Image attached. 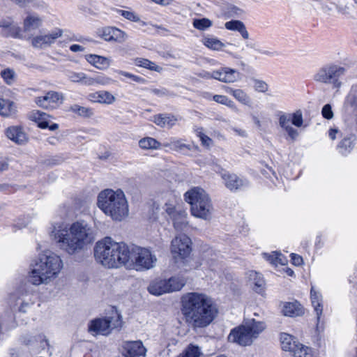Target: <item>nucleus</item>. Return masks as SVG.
Returning <instances> with one entry per match:
<instances>
[{
    "instance_id": "nucleus-1",
    "label": "nucleus",
    "mask_w": 357,
    "mask_h": 357,
    "mask_svg": "<svg viewBox=\"0 0 357 357\" xmlns=\"http://www.w3.org/2000/svg\"><path fill=\"white\" fill-rule=\"evenodd\" d=\"M181 303L184 322L195 331L208 326L218 314L216 304L205 294L186 293L182 296Z\"/></svg>"
},
{
    "instance_id": "nucleus-2",
    "label": "nucleus",
    "mask_w": 357,
    "mask_h": 357,
    "mask_svg": "<svg viewBox=\"0 0 357 357\" xmlns=\"http://www.w3.org/2000/svg\"><path fill=\"white\" fill-rule=\"evenodd\" d=\"M52 236L59 247L69 255L78 253L94 240L92 227L84 220L73 222L69 228L54 227Z\"/></svg>"
},
{
    "instance_id": "nucleus-3",
    "label": "nucleus",
    "mask_w": 357,
    "mask_h": 357,
    "mask_svg": "<svg viewBox=\"0 0 357 357\" xmlns=\"http://www.w3.org/2000/svg\"><path fill=\"white\" fill-rule=\"evenodd\" d=\"M31 266L29 280L34 285H40L57 276L63 268V261L59 255L47 251L39 255Z\"/></svg>"
},
{
    "instance_id": "nucleus-4",
    "label": "nucleus",
    "mask_w": 357,
    "mask_h": 357,
    "mask_svg": "<svg viewBox=\"0 0 357 357\" xmlns=\"http://www.w3.org/2000/svg\"><path fill=\"white\" fill-rule=\"evenodd\" d=\"M128 253V244L113 241L110 237L96 243L94 248V256L97 261L107 268H117L128 263L126 258Z\"/></svg>"
},
{
    "instance_id": "nucleus-5",
    "label": "nucleus",
    "mask_w": 357,
    "mask_h": 357,
    "mask_svg": "<svg viewBox=\"0 0 357 357\" xmlns=\"http://www.w3.org/2000/svg\"><path fill=\"white\" fill-rule=\"evenodd\" d=\"M98 206L116 221H121L128 215V204L124 192L120 189L101 191L98 196Z\"/></svg>"
},
{
    "instance_id": "nucleus-6",
    "label": "nucleus",
    "mask_w": 357,
    "mask_h": 357,
    "mask_svg": "<svg viewBox=\"0 0 357 357\" xmlns=\"http://www.w3.org/2000/svg\"><path fill=\"white\" fill-rule=\"evenodd\" d=\"M185 201L190 205L191 214L198 218L209 220L213 211L208 193L200 187H193L184 194Z\"/></svg>"
},
{
    "instance_id": "nucleus-7",
    "label": "nucleus",
    "mask_w": 357,
    "mask_h": 357,
    "mask_svg": "<svg viewBox=\"0 0 357 357\" xmlns=\"http://www.w3.org/2000/svg\"><path fill=\"white\" fill-rule=\"evenodd\" d=\"M265 324L254 319L233 328L228 335V340L241 346L250 345L254 340L265 329Z\"/></svg>"
},
{
    "instance_id": "nucleus-8",
    "label": "nucleus",
    "mask_w": 357,
    "mask_h": 357,
    "mask_svg": "<svg viewBox=\"0 0 357 357\" xmlns=\"http://www.w3.org/2000/svg\"><path fill=\"white\" fill-rule=\"evenodd\" d=\"M128 250L126 258H128V261H124L123 265L127 268L144 271L153 266L156 258L149 250L133 244L128 245Z\"/></svg>"
},
{
    "instance_id": "nucleus-9",
    "label": "nucleus",
    "mask_w": 357,
    "mask_h": 357,
    "mask_svg": "<svg viewBox=\"0 0 357 357\" xmlns=\"http://www.w3.org/2000/svg\"><path fill=\"white\" fill-rule=\"evenodd\" d=\"M346 68L339 65L330 63L320 68L314 75V81L330 84L333 89H340L342 86L340 78L344 75Z\"/></svg>"
},
{
    "instance_id": "nucleus-10",
    "label": "nucleus",
    "mask_w": 357,
    "mask_h": 357,
    "mask_svg": "<svg viewBox=\"0 0 357 357\" xmlns=\"http://www.w3.org/2000/svg\"><path fill=\"white\" fill-rule=\"evenodd\" d=\"M121 314L116 312L112 316L103 318H96L89 321L88 331L93 335H108L114 328H119L122 326Z\"/></svg>"
},
{
    "instance_id": "nucleus-11",
    "label": "nucleus",
    "mask_w": 357,
    "mask_h": 357,
    "mask_svg": "<svg viewBox=\"0 0 357 357\" xmlns=\"http://www.w3.org/2000/svg\"><path fill=\"white\" fill-rule=\"evenodd\" d=\"M204 79H215L225 83H233L240 79L241 73L229 67H222L213 72L203 71L199 74Z\"/></svg>"
},
{
    "instance_id": "nucleus-12",
    "label": "nucleus",
    "mask_w": 357,
    "mask_h": 357,
    "mask_svg": "<svg viewBox=\"0 0 357 357\" xmlns=\"http://www.w3.org/2000/svg\"><path fill=\"white\" fill-rule=\"evenodd\" d=\"M191 239L185 234H181L176 236L171 244V252L175 259H185L192 251Z\"/></svg>"
},
{
    "instance_id": "nucleus-13",
    "label": "nucleus",
    "mask_w": 357,
    "mask_h": 357,
    "mask_svg": "<svg viewBox=\"0 0 357 357\" xmlns=\"http://www.w3.org/2000/svg\"><path fill=\"white\" fill-rule=\"evenodd\" d=\"M63 99V97L62 93L54 91H50L47 92L45 96L36 98L35 102L38 106L42 108L54 109L62 103Z\"/></svg>"
},
{
    "instance_id": "nucleus-14",
    "label": "nucleus",
    "mask_w": 357,
    "mask_h": 357,
    "mask_svg": "<svg viewBox=\"0 0 357 357\" xmlns=\"http://www.w3.org/2000/svg\"><path fill=\"white\" fill-rule=\"evenodd\" d=\"M9 299L12 308L17 310L20 312H26L33 304V302L31 301L29 294L18 291L10 294Z\"/></svg>"
},
{
    "instance_id": "nucleus-15",
    "label": "nucleus",
    "mask_w": 357,
    "mask_h": 357,
    "mask_svg": "<svg viewBox=\"0 0 357 357\" xmlns=\"http://www.w3.org/2000/svg\"><path fill=\"white\" fill-rule=\"evenodd\" d=\"M221 177L225 182V186L231 191L243 190L250 185L248 180L240 178L234 174L224 172L221 174Z\"/></svg>"
},
{
    "instance_id": "nucleus-16",
    "label": "nucleus",
    "mask_w": 357,
    "mask_h": 357,
    "mask_svg": "<svg viewBox=\"0 0 357 357\" xmlns=\"http://www.w3.org/2000/svg\"><path fill=\"white\" fill-rule=\"evenodd\" d=\"M146 349L142 341H127L122 345V355L124 357H144Z\"/></svg>"
},
{
    "instance_id": "nucleus-17",
    "label": "nucleus",
    "mask_w": 357,
    "mask_h": 357,
    "mask_svg": "<svg viewBox=\"0 0 357 357\" xmlns=\"http://www.w3.org/2000/svg\"><path fill=\"white\" fill-rule=\"evenodd\" d=\"M62 34V29H55L49 34L34 37L32 39V45L36 48H42L43 45H50L54 43L55 40L61 37Z\"/></svg>"
},
{
    "instance_id": "nucleus-18",
    "label": "nucleus",
    "mask_w": 357,
    "mask_h": 357,
    "mask_svg": "<svg viewBox=\"0 0 357 357\" xmlns=\"http://www.w3.org/2000/svg\"><path fill=\"white\" fill-rule=\"evenodd\" d=\"M5 135L9 139L20 145L25 144L28 140L26 133L20 126H13L7 128L5 130Z\"/></svg>"
},
{
    "instance_id": "nucleus-19",
    "label": "nucleus",
    "mask_w": 357,
    "mask_h": 357,
    "mask_svg": "<svg viewBox=\"0 0 357 357\" xmlns=\"http://www.w3.org/2000/svg\"><path fill=\"white\" fill-rule=\"evenodd\" d=\"M101 37L106 41L123 43L126 40V34L118 28L107 26L102 29Z\"/></svg>"
},
{
    "instance_id": "nucleus-20",
    "label": "nucleus",
    "mask_w": 357,
    "mask_h": 357,
    "mask_svg": "<svg viewBox=\"0 0 357 357\" xmlns=\"http://www.w3.org/2000/svg\"><path fill=\"white\" fill-rule=\"evenodd\" d=\"M310 298L312 305L317 315V328H319L323 312L322 296L319 292L314 290L313 287L311 288L310 291Z\"/></svg>"
},
{
    "instance_id": "nucleus-21",
    "label": "nucleus",
    "mask_w": 357,
    "mask_h": 357,
    "mask_svg": "<svg viewBox=\"0 0 357 357\" xmlns=\"http://www.w3.org/2000/svg\"><path fill=\"white\" fill-rule=\"evenodd\" d=\"M88 98L91 102L107 105H110L115 101V97L107 91H100L89 93Z\"/></svg>"
},
{
    "instance_id": "nucleus-22",
    "label": "nucleus",
    "mask_w": 357,
    "mask_h": 357,
    "mask_svg": "<svg viewBox=\"0 0 357 357\" xmlns=\"http://www.w3.org/2000/svg\"><path fill=\"white\" fill-rule=\"evenodd\" d=\"M16 326L13 309H7L0 316V334L3 331H7Z\"/></svg>"
},
{
    "instance_id": "nucleus-23",
    "label": "nucleus",
    "mask_w": 357,
    "mask_h": 357,
    "mask_svg": "<svg viewBox=\"0 0 357 357\" xmlns=\"http://www.w3.org/2000/svg\"><path fill=\"white\" fill-rule=\"evenodd\" d=\"M48 115L44 112L36 111L32 114L33 120L37 123L38 126L42 129L48 128L50 130H56L59 126L57 123H52L49 125V121L47 119Z\"/></svg>"
},
{
    "instance_id": "nucleus-24",
    "label": "nucleus",
    "mask_w": 357,
    "mask_h": 357,
    "mask_svg": "<svg viewBox=\"0 0 357 357\" xmlns=\"http://www.w3.org/2000/svg\"><path fill=\"white\" fill-rule=\"evenodd\" d=\"M86 60L99 70H106L110 66L109 59L97 54H88L85 56Z\"/></svg>"
},
{
    "instance_id": "nucleus-25",
    "label": "nucleus",
    "mask_w": 357,
    "mask_h": 357,
    "mask_svg": "<svg viewBox=\"0 0 357 357\" xmlns=\"http://www.w3.org/2000/svg\"><path fill=\"white\" fill-rule=\"evenodd\" d=\"M291 116L289 114L282 113L279 117V124L288 134L289 137L294 140L298 135L297 130L289 125Z\"/></svg>"
},
{
    "instance_id": "nucleus-26",
    "label": "nucleus",
    "mask_w": 357,
    "mask_h": 357,
    "mask_svg": "<svg viewBox=\"0 0 357 357\" xmlns=\"http://www.w3.org/2000/svg\"><path fill=\"white\" fill-rule=\"evenodd\" d=\"M282 312L284 316L294 317L303 314L304 310L298 301L289 302L284 305Z\"/></svg>"
},
{
    "instance_id": "nucleus-27",
    "label": "nucleus",
    "mask_w": 357,
    "mask_h": 357,
    "mask_svg": "<svg viewBox=\"0 0 357 357\" xmlns=\"http://www.w3.org/2000/svg\"><path fill=\"white\" fill-rule=\"evenodd\" d=\"M177 121V117L172 114H159L153 116V122L160 127H172Z\"/></svg>"
},
{
    "instance_id": "nucleus-28",
    "label": "nucleus",
    "mask_w": 357,
    "mask_h": 357,
    "mask_svg": "<svg viewBox=\"0 0 357 357\" xmlns=\"http://www.w3.org/2000/svg\"><path fill=\"white\" fill-rule=\"evenodd\" d=\"M167 286L166 280H160L151 282L148 287V291L151 294L160 296L169 292V288Z\"/></svg>"
},
{
    "instance_id": "nucleus-29",
    "label": "nucleus",
    "mask_w": 357,
    "mask_h": 357,
    "mask_svg": "<svg viewBox=\"0 0 357 357\" xmlns=\"http://www.w3.org/2000/svg\"><path fill=\"white\" fill-rule=\"evenodd\" d=\"M280 340L282 350L290 353L296 348L298 343L294 336L286 333H280Z\"/></svg>"
},
{
    "instance_id": "nucleus-30",
    "label": "nucleus",
    "mask_w": 357,
    "mask_h": 357,
    "mask_svg": "<svg viewBox=\"0 0 357 357\" xmlns=\"http://www.w3.org/2000/svg\"><path fill=\"white\" fill-rule=\"evenodd\" d=\"M354 137L351 135L347 136L337 144V149L342 155L347 156L354 149L355 145L354 139H353Z\"/></svg>"
},
{
    "instance_id": "nucleus-31",
    "label": "nucleus",
    "mask_w": 357,
    "mask_h": 357,
    "mask_svg": "<svg viewBox=\"0 0 357 357\" xmlns=\"http://www.w3.org/2000/svg\"><path fill=\"white\" fill-rule=\"evenodd\" d=\"M69 111L83 118H90L94 114L92 108L80 106L77 104L71 105Z\"/></svg>"
},
{
    "instance_id": "nucleus-32",
    "label": "nucleus",
    "mask_w": 357,
    "mask_h": 357,
    "mask_svg": "<svg viewBox=\"0 0 357 357\" xmlns=\"http://www.w3.org/2000/svg\"><path fill=\"white\" fill-rule=\"evenodd\" d=\"M202 43L206 47L216 51L221 50L225 47L222 42L214 37L205 36L202 39Z\"/></svg>"
},
{
    "instance_id": "nucleus-33",
    "label": "nucleus",
    "mask_w": 357,
    "mask_h": 357,
    "mask_svg": "<svg viewBox=\"0 0 357 357\" xmlns=\"http://www.w3.org/2000/svg\"><path fill=\"white\" fill-rule=\"evenodd\" d=\"M169 292L181 290L185 284V280L183 278L172 277L166 280Z\"/></svg>"
},
{
    "instance_id": "nucleus-34",
    "label": "nucleus",
    "mask_w": 357,
    "mask_h": 357,
    "mask_svg": "<svg viewBox=\"0 0 357 357\" xmlns=\"http://www.w3.org/2000/svg\"><path fill=\"white\" fill-rule=\"evenodd\" d=\"M115 81L112 79V78L104 75H98L94 78L90 77L89 79H87V80L85 81V84L87 85H93L95 84H98L103 86L107 85H111L114 84Z\"/></svg>"
},
{
    "instance_id": "nucleus-35",
    "label": "nucleus",
    "mask_w": 357,
    "mask_h": 357,
    "mask_svg": "<svg viewBox=\"0 0 357 357\" xmlns=\"http://www.w3.org/2000/svg\"><path fill=\"white\" fill-rule=\"evenodd\" d=\"M15 106L13 102L8 100L0 99V114L8 116L15 112Z\"/></svg>"
},
{
    "instance_id": "nucleus-36",
    "label": "nucleus",
    "mask_w": 357,
    "mask_h": 357,
    "mask_svg": "<svg viewBox=\"0 0 357 357\" xmlns=\"http://www.w3.org/2000/svg\"><path fill=\"white\" fill-rule=\"evenodd\" d=\"M41 24V20L38 16H28L24 21V29L25 31L36 29Z\"/></svg>"
},
{
    "instance_id": "nucleus-37",
    "label": "nucleus",
    "mask_w": 357,
    "mask_h": 357,
    "mask_svg": "<svg viewBox=\"0 0 357 357\" xmlns=\"http://www.w3.org/2000/svg\"><path fill=\"white\" fill-rule=\"evenodd\" d=\"M0 75L3 82L9 86L13 85L16 81L17 75L12 68H6L2 70L0 73Z\"/></svg>"
},
{
    "instance_id": "nucleus-38",
    "label": "nucleus",
    "mask_w": 357,
    "mask_h": 357,
    "mask_svg": "<svg viewBox=\"0 0 357 357\" xmlns=\"http://www.w3.org/2000/svg\"><path fill=\"white\" fill-rule=\"evenodd\" d=\"M250 280H253L254 290L259 294H261L263 291V287L264 285V280L261 275L255 271H252L250 274Z\"/></svg>"
},
{
    "instance_id": "nucleus-39",
    "label": "nucleus",
    "mask_w": 357,
    "mask_h": 357,
    "mask_svg": "<svg viewBox=\"0 0 357 357\" xmlns=\"http://www.w3.org/2000/svg\"><path fill=\"white\" fill-rule=\"evenodd\" d=\"M173 225L176 230L181 231L187 225L186 213L180 211L173 219Z\"/></svg>"
},
{
    "instance_id": "nucleus-40",
    "label": "nucleus",
    "mask_w": 357,
    "mask_h": 357,
    "mask_svg": "<svg viewBox=\"0 0 357 357\" xmlns=\"http://www.w3.org/2000/svg\"><path fill=\"white\" fill-rule=\"evenodd\" d=\"M135 63L137 66L143 67L156 72H159L161 69L160 66L147 59L137 58L135 60Z\"/></svg>"
},
{
    "instance_id": "nucleus-41",
    "label": "nucleus",
    "mask_w": 357,
    "mask_h": 357,
    "mask_svg": "<svg viewBox=\"0 0 357 357\" xmlns=\"http://www.w3.org/2000/svg\"><path fill=\"white\" fill-rule=\"evenodd\" d=\"M1 34L4 37H20V28L13 22L7 29H1Z\"/></svg>"
},
{
    "instance_id": "nucleus-42",
    "label": "nucleus",
    "mask_w": 357,
    "mask_h": 357,
    "mask_svg": "<svg viewBox=\"0 0 357 357\" xmlns=\"http://www.w3.org/2000/svg\"><path fill=\"white\" fill-rule=\"evenodd\" d=\"M192 25L198 30L205 31L212 26L213 22L211 20L203 17L195 19L192 22Z\"/></svg>"
},
{
    "instance_id": "nucleus-43",
    "label": "nucleus",
    "mask_w": 357,
    "mask_h": 357,
    "mask_svg": "<svg viewBox=\"0 0 357 357\" xmlns=\"http://www.w3.org/2000/svg\"><path fill=\"white\" fill-rule=\"evenodd\" d=\"M139 145L143 149H156L160 143L152 137H146L139 140Z\"/></svg>"
},
{
    "instance_id": "nucleus-44",
    "label": "nucleus",
    "mask_w": 357,
    "mask_h": 357,
    "mask_svg": "<svg viewBox=\"0 0 357 357\" xmlns=\"http://www.w3.org/2000/svg\"><path fill=\"white\" fill-rule=\"evenodd\" d=\"M291 354L294 357H312L310 349L299 342L296 348L292 351Z\"/></svg>"
},
{
    "instance_id": "nucleus-45",
    "label": "nucleus",
    "mask_w": 357,
    "mask_h": 357,
    "mask_svg": "<svg viewBox=\"0 0 357 357\" xmlns=\"http://www.w3.org/2000/svg\"><path fill=\"white\" fill-rule=\"evenodd\" d=\"M149 91L159 98L174 97L176 94L164 87L150 89Z\"/></svg>"
},
{
    "instance_id": "nucleus-46",
    "label": "nucleus",
    "mask_w": 357,
    "mask_h": 357,
    "mask_svg": "<svg viewBox=\"0 0 357 357\" xmlns=\"http://www.w3.org/2000/svg\"><path fill=\"white\" fill-rule=\"evenodd\" d=\"M234 98L245 105H250L251 104L250 98L242 89H237Z\"/></svg>"
},
{
    "instance_id": "nucleus-47",
    "label": "nucleus",
    "mask_w": 357,
    "mask_h": 357,
    "mask_svg": "<svg viewBox=\"0 0 357 357\" xmlns=\"http://www.w3.org/2000/svg\"><path fill=\"white\" fill-rule=\"evenodd\" d=\"M118 13L123 16L124 18L135 22H141L142 25L145 24V22L140 20L139 17L132 11L119 10Z\"/></svg>"
},
{
    "instance_id": "nucleus-48",
    "label": "nucleus",
    "mask_w": 357,
    "mask_h": 357,
    "mask_svg": "<svg viewBox=\"0 0 357 357\" xmlns=\"http://www.w3.org/2000/svg\"><path fill=\"white\" fill-rule=\"evenodd\" d=\"M170 146L172 149L182 152L190 151L191 149V145L185 144L181 139L174 140L171 142Z\"/></svg>"
},
{
    "instance_id": "nucleus-49",
    "label": "nucleus",
    "mask_w": 357,
    "mask_h": 357,
    "mask_svg": "<svg viewBox=\"0 0 357 357\" xmlns=\"http://www.w3.org/2000/svg\"><path fill=\"white\" fill-rule=\"evenodd\" d=\"M68 77L69 79L74 82H82L85 84V81L90 77H86V74L84 73H76V72H69L68 73Z\"/></svg>"
},
{
    "instance_id": "nucleus-50",
    "label": "nucleus",
    "mask_w": 357,
    "mask_h": 357,
    "mask_svg": "<svg viewBox=\"0 0 357 357\" xmlns=\"http://www.w3.org/2000/svg\"><path fill=\"white\" fill-rule=\"evenodd\" d=\"M291 116V121L292 124L296 127H301L303 125V114L301 110L298 109L292 114H289Z\"/></svg>"
},
{
    "instance_id": "nucleus-51",
    "label": "nucleus",
    "mask_w": 357,
    "mask_h": 357,
    "mask_svg": "<svg viewBox=\"0 0 357 357\" xmlns=\"http://www.w3.org/2000/svg\"><path fill=\"white\" fill-rule=\"evenodd\" d=\"M243 25L244 24L243 22L237 20H232L227 22L225 24V27L227 30L239 31Z\"/></svg>"
},
{
    "instance_id": "nucleus-52",
    "label": "nucleus",
    "mask_w": 357,
    "mask_h": 357,
    "mask_svg": "<svg viewBox=\"0 0 357 357\" xmlns=\"http://www.w3.org/2000/svg\"><path fill=\"white\" fill-rule=\"evenodd\" d=\"M188 357H198L200 355L199 348L195 345H190L184 353Z\"/></svg>"
},
{
    "instance_id": "nucleus-53",
    "label": "nucleus",
    "mask_w": 357,
    "mask_h": 357,
    "mask_svg": "<svg viewBox=\"0 0 357 357\" xmlns=\"http://www.w3.org/2000/svg\"><path fill=\"white\" fill-rule=\"evenodd\" d=\"M119 74H121V75H123V76H125L126 77L130 78L134 82H137V83L145 84L146 82V80L144 78H143V77H142L140 76H137V75L131 74V73H128V72L120 71Z\"/></svg>"
},
{
    "instance_id": "nucleus-54",
    "label": "nucleus",
    "mask_w": 357,
    "mask_h": 357,
    "mask_svg": "<svg viewBox=\"0 0 357 357\" xmlns=\"http://www.w3.org/2000/svg\"><path fill=\"white\" fill-rule=\"evenodd\" d=\"M321 114L326 119L330 120L333 117V112L330 104H326L321 109Z\"/></svg>"
},
{
    "instance_id": "nucleus-55",
    "label": "nucleus",
    "mask_w": 357,
    "mask_h": 357,
    "mask_svg": "<svg viewBox=\"0 0 357 357\" xmlns=\"http://www.w3.org/2000/svg\"><path fill=\"white\" fill-rule=\"evenodd\" d=\"M254 82V87L256 91L262 93H264L268 91V86L265 82L259 79H255Z\"/></svg>"
},
{
    "instance_id": "nucleus-56",
    "label": "nucleus",
    "mask_w": 357,
    "mask_h": 357,
    "mask_svg": "<svg viewBox=\"0 0 357 357\" xmlns=\"http://www.w3.org/2000/svg\"><path fill=\"white\" fill-rule=\"evenodd\" d=\"M201 130H202V128H197L196 130L197 135L199 137L202 144L208 146L210 145V144L211 142V139L210 137H208L207 135H206L205 134H204L201 131Z\"/></svg>"
},
{
    "instance_id": "nucleus-57",
    "label": "nucleus",
    "mask_w": 357,
    "mask_h": 357,
    "mask_svg": "<svg viewBox=\"0 0 357 357\" xmlns=\"http://www.w3.org/2000/svg\"><path fill=\"white\" fill-rule=\"evenodd\" d=\"M36 337L30 335H25L20 338L21 342L26 346L36 344L35 340Z\"/></svg>"
},
{
    "instance_id": "nucleus-58",
    "label": "nucleus",
    "mask_w": 357,
    "mask_h": 357,
    "mask_svg": "<svg viewBox=\"0 0 357 357\" xmlns=\"http://www.w3.org/2000/svg\"><path fill=\"white\" fill-rule=\"evenodd\" d=\"M35 337H36V340H35V342H39V347L41 349H45V347L48 346V341L46 339V337L43 334H38L37 335H35Z\"/></svg>"
},
{
    "instance_id": "nucleus-59",
    "label": "nucleus",
    "mask_w": 357,
    "mask_h": 357,
    "mask_svg": "<svg viewBox=\"0 0 357 357\" xmlns=\"http://www.w3.org/2000/svg\"><path fill=\"white\" fill-rule=\"evenodd\" d=\"M291 260L292 264L296 266H300L303 264L302 257L295 253L291 254Z\"/></svg>"
},
{
    "instance_id": "nucleus-60",
    "label": "nucleus",
    "mask_w": 357,
    "mask_h": 357,
    "mask_svg": "<svg viewBox=\"0 0 357 357\" xmlns=\"http://www.w3.org/2000/svg\"><path fill=\"white\" fill-rule=\"evenodd\" d=\"M275 258L276 259V266L278 264L284 265L287 262L286 257L280 252H275Z\"/></svg>"
},
{
    "instance_id": "nucleus-61",
    "label": "nucleus",
    "mask_w": 357,
    "mask_h": 357,
    "mask_svg": "<svg viewBox=\"0 0 357 357\" xmlns=\"http://www.w3.org/2000/svg\"><path fill=\"white\" fill-rule=\"evenodd\" d=\"M13 22L10 18H1L0 19V28L1 29H7Z\"/></svg>"
},
{
    "instance_id": "nucleus-62",
    "label": "nucleus",
    "mask_w": 357,
    "mask_h": 357,
    "mask_svg": "<svg viewBox=\"0 0 357 357\" xmlns=\"http://www.w3.org/2000/svg\"><path fill=\"white\" fill-rule=\"evenodd\" d=\"M228 98L226 96L223 95H215L213 97V100L220 104L225 105Z\"/></svg>"
},
{
    "instance_id": "nucleus-63",
    "label": "nucleus",
    "mask_w": 357,
    "mask_h": 357,
    "mask_svg": "<svg viewBox=\"0 0 357 357\" xmlns=\"http://www.w3.org/2000/svg\"><path fill=\"white\" fill-rule=\"evenodd\" d=\"M166 212L173 219L179 211H176L174 206L167 205Z\"/></svg>"
},
{
    "instance_id": "nucleus-64",
    "label": "nucleus",
    "mask_w": 357,
    "mask_h": 357,
    "mask_svg": "<svg viewBox=\"0 0 357 357\" xmlns=\"http://www.w3.org/2000/svg\"><path fill=\"white\" fill-rule=\"evenodd\" d=\"M8 167V163L3 157H0V173L6 170Z\"/></svg>"
}]
</instances>
